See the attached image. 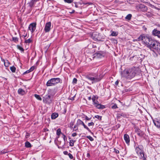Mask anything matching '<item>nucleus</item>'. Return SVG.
I'll use <instances>...</instances> for the list:
<instances>
[{"label": "nucleus", "instance_id": "1", "mask_svg": "<svg viewBox=\"0 0 160 160\" xmlns=\"http://www.w3.org/2000/svg\"><path fill=\"white\" fill-rule=\"evenodd\" d=\"M136 41H142L143 44L149 48L151 47V45L153 41L149 36L144 34L141 35Z\"/></svg>", "mask_w": 160, "mask_h": 160}, {"label": "nucleus", "instance_id": "2", "mask_svg": "<svg viewBox=\"0 0 160 160\" xmlns=\"http://www.w3.org/2000/svg\"><path fill=\"white\" fill-rule=\"evenodd\" d=\"M122 74L124 77L131 78L135 76V73L133 69L131 68L125 70L122 72Z\"/></svg>", "mask_w": 160, "mask_h": 160}, {"label": "nucleus", "instance_id": "3", "mask_svg": "<svg viewBox=\"0 0 160 160\" xmlns=\"http://www.w3.org/2000/svg\"><path fill=\"white\" fill-rule=\"evenodd\" d=\"M102 78V76L101 75L99 76L95 75L94 77L91 76H88L87 77V78L91 81L92 83L100 81Z\"/></svg>", "mask_w": 160, "mask_h": 160}, {"label": "nucleus", "instance_id": "4", "mask_svg": "<svg viewBox=\"0 0 160 160\" xmlns=\"http://www.w3.org/2000/svg\"><path fill=\"white\" fill-rule=\"evenodd\" d=\"M60 82V79L59 78H52L48 81L46 85L47 86H52L59 83Z\"/></svg>", "mask_w": 160, "mask_h": 160}, {"label": "nucleus", "instance_id": "5", "mask_svg": "<svg viewBox=\"0 0 160 160\" xmlns=\"http://www.w3.org/2000/svg\"><path fill=\"white\" fill-rule=\"evenodd\" d=\"M93 104L98 109H103L105 108L104 106L98 103L97 101L98 98L95 96H93L92 98Z\"/></svg>", "mask_w": 160, "mask_h": 160}, {"label": "nucleus", "instance_id": "6", "mask_svg": "<svg viewBox=\"0 0 160 160\" xmlns=\"http://www.w3.org/2000/svg\"><path fill=\"white\" fill-rule=\"evenodd\" d=\"M152 50L153 49L157 51L160 50V43L157 41L153 42V43L151 45V47L149 48Z\"/></svg>", "mask_w": 160, "mask_h": 160}, {"label": "nucleus", "instance_id": "7", "mask_svg": "<svg viewBox=\"0 0 160 160\" xmlns=\"http://www.w3.org/2000/svg\"><path fill=\"white\" fill-rule=\"evenodd\" d=\"M136 152L139 155L140 158L143 159V160L146 159L144 157V154L142 151L139 148L137 147L135 149Z\"/></svg>", "mask_w": 160, "mask_h": 160}, {"label": "nucleus", "instance_id": "8", "mask_svg": "<svg viewBox=\"0 0 160 160\" xmlns=\"http://www.w3.org/2000/svg\"><path fill=\"white\" fill-rule=\"evenodd\" d=\"M51 23L50 22H48L45 24L44 30L46 32H48L51 30Z\"/></svg>", "mask_w": 160, "mask_h": 160}, {"label": "nucleus", "instance_id": "9", "mask_svg": "<svg viewBox=\"0 0 160 160\" xmlns=\"http://www.w3.org/2000/svg\"><path fill=\"white\" fill-rule=\"evenodd\" d=\"M28 28L29 30L32 33L33 32L36 28V23H32L30 24L29 25Z\"/></svg>", "mask_w": 160, "mask_h": 160}, {"label": "nucleus", "instance_id": "10", "mask_svg": "<svg viewBox=\"0 0 160 160\" xmlns=\"http://www.w3.org/2000/svg\"><path fill=\"white\" fill-rule=\"evenodd\" d=\"M76 124L78 125L79 126L80 125H82L84 128L86 129H87L88 131H90V130L88 128L87 126L84 123V122L81 120L80 119H78L77 122Z\"/></svg>", "mask_w": 160, "mask_h": 160}, {"label": "nucleus", "instance_id": "11", "mask_svg": "<svg viewBox=\"0 0 160 160\" xmlns=\"http://www.w3.org/2000/svg\"><path fill=\"white\" fill-rule=\"evenodd\" d=\"M154 125L158 128H160V117L158 118L153 120Z\"/></svg>", "mask_w": 160, "mask_h": 160}, {"label": "nucleus", "instance_id": "12", "mask_svg": "<svg viewBox=\"0 0 160 160\" xmlns=\"http://www.w3.org/2000/svg\"><path fill=\"white\" fill-rule=\"evenodd\" d=\"M152 34L155 36H157L158 38H160V31L154 29L152 31Z\"/></svg>", "mask_w": 160, "mask_h": 160}, {"label": "nucleus", "instance_id": "13", "mask_svg": "<svg viewBox=\"0 0 160 160\" xmlns=\"http://www.w3.org/2000/svg\"><path fill=\"white\" fill-rule=\"evenodd\" d=\"M124 140L127 144L129 143L130 138L129 136L127 134H125L124 136Z\"/></svg>", "mask_w": 160, "mask_h": 160}, {"label": "nucleus", "instance_id": "14", "mask_svg": "<svg viewBox=\"0 0 160 160\" xmlns=\"http://www.w3.org/2000/svg\"><path fill=\"white\" fill-rule=\"evenodd\" d=\"M18 92L19 94L23 95L25 93V91L22 88H19L18 90Z\"/></svg>", "mask_w": 160, "mask_h": 160}, {"label": "nucleus", "instance_id": "15", "mask_svg": "<svg viewBox=\"0 0 160 160\" xmlns=\"http://www.w3.org/2000/svg\"><path fill=\"white\" fill-rule=\"evenodd\" d=\"M58 116V114L57 113H53L51 115V118L52 119H54L56 118Z\"/></svg>", "mask_w": 160, "mask_h": 160}, {"label": "nucleus", "instance_id": "16", "mask_svg": "<svg viewBox=\"0 0 160 160\" xmlns=\"http://www.w3.org/2000/svg\"><path fill=\"white\" fill-rule=\"evenodd\" d=\"M51 96L50 95H48L46 96V97L43 99L44 101H45L46 102H49L51 101L50 100Z\"/></svg>", "mask_w": 160, "mask_h": 160}, {"label": "nucleus", "instance_id": "17", "mask_svg": "<svg viewBox=\"0 0 160 160\" xmlns=\"http://www.w3.org/2000/svg\"><path fill=\"white\" fill-rule=\"evenodd\" d=\"M118 34V32H115L114 31H112V33L110 36H116Z\"/></svg>", "mask_w": 160, "mask_h": 160}, {"label": "nucleus", "instance_id": "18", "mask_svg": "<svg viewBox=\"0 0 160 160\" xmlns=\"http://www.w3.org/2000/svg\"><path fill=\"white\" fill-rule=\"evenodd\" d=\"M4 64L6 67H8L10 64V63L8 60H6L4 61Z\"/></svg>", "mask_w": 160, "mask_h": 160}, {"label": "nucleus", "instance_id": "19", "mask_svg": "<svg viewBox=\"0 0 160 160\" xmlns=\"http://www.w3.org/2000/svg\"><path fill=\"white\" fill-rule=\"evenodd\" d=\"M36 0H31V2L29 3V5L30 6H32L33 4L36 2Z\"/></svg>", "mask_w": 160, "mask_h": 160}, {"label": "nucleus", "instance_id": "20", "mask_svg": "<svg viewBox=\"0 0 160 160\" xmlns=\"http://www.w3.org/2000/svg\"><path fill=\"white\" fill-rule=\"evenodd\" d=\"M10 70L13 72H14L16 71V68L13 66L10 67Z\"/></svg>", "mask_w": 160, "mask_h": 160}, {"label": "nucleus", "instance_id": "21", "mask_svg": "<svg viewBox=\"0 0 160 160\" xmlns=\"http://www.w3.org/2000/svg\"><path fill=\"white\" fill-rule=\"evenodd\" d=\"M25 146L27 148H29L31 147L30 143L28 142H27L25 143Z\"/></svg>", "mask_w": 160, "mask_h": 160}, {"label": "nucleus", "instance_id": "22", "mask_svg": "<svg viewBox=\"0 0 160 160\" xmlns=\"http://www.w3.org/2000/svg\"><path fill=\"white\" fill-rule=\"evenodd\" d=\"M75 142V141L72 140H70L69 143L70 146H73L74 145V143Z\"/></svg>", "mask_w": 160, "mask_h": 160}, {"label": "nucleus", "instance_id": "23", "mask_svg": "<svg viewBox=\"0 0 160 160\" xmlns=\"http://www.w3.org/2000/svg\"><path fill=\"white\" fill-rule=\"evenodd\" d=\"M132 17V15L131 14H128L126 17V19L128 20H130Z\"/></svg>", "mask_w": 160, "mask_h": 160}, {"label": "nucleus", "instance_id": "24", "mask_svg": "<svg viewBox=\"0 0 160 160\" xmlns=\"http://www.w3.org/2000/svg\"><path fill=\"white\" fill-rule=\"evenodd\" d=\"M34 96L38 100L41 101L42 100L41 98L40 97L39 95L37 94H35Z\"/></svg>", "mask_w": 160, "mask_h": 160}, {"label": "nucleus", "instance_id": "25", "mask_svg": "<svg viewBox=\"0 0 160 160\" xmlns=\"http://www.w3.org/2000/svg\"><path fill=\"white\" fill-rule=\"evenodd\" d=\"M61 133V129L60 128H58L57 130V135L58 136H59L60 135V134Z\"/></svg>", "mask_w": 160, "mask_h": 160}, {"label": "nucleus", "instance_id": "26", "mask_svg": "<svg viewBox=\"0 0 160 160\" xmlns=\"http://www.w3.org/2000/svg\"><path fill=\"white\" fill-rule=\"evenodd\" d=\"M97 33H92V36L93 37V39L96 40V39H97V40H98L99 39H98V36H97L96 37H95V38H94V36H95L96 35H97Z\"/></svg>", "mask_w": 160, "mask_h": 160}, {"label": "nucleus", "instance_id": "27", "mask_svg": "<svg viewBox=\"0 0 160 160\" xmlns=\"http://www.w3.org/2000/svg\"><path fill=\"white\" fill-rule=\"evenodd\" d=\"M64 1L66 2L70 3L72 2L73 0H64Z\"/></svg>", "mask_w": 160, "mask_h": 160}, {"label": "nucleus", "instance_id": "28", "mask_svg": "<svg viewBox=\"0 0 160 160\" xmlns=\"http://www.w3.org/2000/svg\"><path fill=\"white\" fill-rule=\"evenodd\" d=\"M87 138L91 141H93V138L90 136H87Z\"/></svg>", "mask_w": 160, "mask_h": 160}, {"label": "nucleus", "instance_id": "29", "mask_svg": "<svg viewBox=\"0 0 160 160\" xmlns=\"http://www.w3.org/2000/svg\"><path fill=\"white\" fill-rule=\"evenodd\" d=\"M78 125L76 124L75 125L73 128V130L74 131H76L78 129Z\"/></svg>", "mask_w": 160, "mask_h": 160}, {"label": "nucleus", "instance_id": "30", "mask_svg": "<svg viewBox=\"0 0 160 160\" xmlns=\"http://www.w3.org/2000/svg\"><path fill=\"white\" fill-rule=\"evenodd\" d=\"M77 79L76 78H74L72 82L73 84H76L77 83Z\"/></svg>", "mask_w": 160, "mask_h": 160}, {"label": "nucleus", "instance_id": "31", "mask_svg": "<svg viewBox=\"0 0 160 160\" xmlns=\"http://www.w3.org/2000/svg\"><path fill=\"white\" fill-rule=\"evenodd\" d=\"M31 42V40L30 39H28L27 40H26L25 41V42L26 43H29Z\"/></svg>", "mask_w": 160, "mask_h": 160}, {"label": "nucleus", "instance_id": "32", "mask_svg": "<svg viewBox=\"0 0 160 160\" xmlns=\"http://www.w3.org/2000/svg\"><path fill=\"white\" fill-rule=\"evenodd\" d=\"M17 47H18V48L19 50H21V51H23L24 49H23V48L22 47H20V46H18Z\"/></svg>", "mask_w": 160, "mask_h": 160}, {"label": "nucleus", "instance_id": "33", "mask_svg": "<svg viewBox=\"0 0 160 160\" xmlns=\"http://www.w3.org/2000/svg\"><path fill=\"white\" fill-rule=\"evenodd\" d=\"M35 68V67L32 66L29 69V70L31 72L32 71H33L34 69Z\"/></svg>", "mask_w": 160, "mask_h": 160}, {"label": "nucleus", "instance_id": "34", "mask_svg": "<svg viewBox=\"0 0 160 160\" xmlns=\"http://www.w3.org/2000/svg\"><path fill=\"white\" fill-rule=\"evenodd\" d=\"M112 109H115L118 108L117 105L116 104H114L113 106L112 107Z\"/></svg>", "mask_w": 160, "mask_h": 160}, {"label": "nucleus", "instance_id": "35", "mask_svg": "<svg viewBox=\"0 0 160 160\" xmlns=\"http://www.w3.org/2000/svg\"><path fill=\"white\" fill-rule=\"evenodd\" d=\"M95 117L98 119H99L100 120H101V117L99 116V115H96L95 116Z\"/></svg>", "mask_w": 160, "mask_h": 160}, {"label": "nucleus", "instance_id": "36", "mask_svg": "<svg viewBox=\"0 0 160 160\" xmlns=\"http://www.w3.org/2000/svg\"><path fill=\"white\" fill-rule=\"evenodd\" d=\"M68 155L69 157V158L71 159H72L73 158V157L72 155L70 153H69L68 154Z\"/></svg>", "mask_w": 160, "mask_h": 160}, {"label": "nucleus", "instance_id": "37", "mask_svg": "<svg viewBox=\"0 0 160 160\" xmlns=\"http://www.w3.org/2000/svg\"><path fill=\"white\" fill-rule=\"evenodd\" d=\"M94 125V123L93 122H91L90 123H89L88 124V125L89 126H93Z\"/></svg>", "mask_w": 160, "mask_h": 160}, {"label": "nucleus", "instance_id": "38", "mask_svg": "<svg viewBox=\"0 0 160 160\" xmlns=\"http://www.w3.org/2000/svg\"><path fill=\"white\" fill-rule=\"evenodd\" d=\"M85 119L86 120H89L91 119V118L88 117L87 116H85Z\"/></svg>", "mask_w": 160, "mask_h": 160}, {"label": "nucleus", "instance_id": "39", "mask_svg": "<svg viewBox=\"0 0 160 160\" xmlns=\"http://www.w3.org/2000/svg\"><path fill=\"white\" fill-rule=\"evenodd\" d=\"M77 133L76 132L73 133L72 134V136L74 137L77 136Z\"/></svg>", "mask_w": 160, "mask_h": 160}, {"label": "nucleus", "instance_id": "40", "mask_svg": "<svg viewBox=\"0 0 160 160\" xmlns=\"http://www.w3.org/2000/svg\"><path fill=\"white\" fill-rule=\"evenodd\" d=\"M6 152H5L4 151L2 150L1 151H0V154H2V153H6Z\"/></svg>", "mask_w": 160, "mask_h": 160}, {"label": "nucleus", "instance_id": "41", "mask_svg": "<svg viewBox=\"0 0 160 160\" xmlns=\"http://www.w3.org/2000/svg\"><path fill=\"white\" fill-rule=\"evenodd\" d=\"M114 151H115V152L116 153H119V151L118 150H116L115 149Z\"/></svg>", "mask_w": 160, "mask_h": 160}, {"label": "nucleus", "instance_id": "42", "mask_svg": "<svg viewBox=\"0 0 160 160\" xmlns=\"http://www.w3.org/2000/svg\"><path fill=\"white\" fill-rule=\"evenodd\" d=\"M30 72H31L30 71L29 69V70L27 71L26 72H25V73H29Z\"/></svg>", "mask_w": 160, "mask_h": 160}, {"label": "nucleus", "instance_id": "43", "mask_svg": "<svg viewBox=\"0 0 160 160\" xmlns=\"http://www.w3.org/2000/svg\"><path fill=\"white\" fill-rule=\"evenodd\" d=\"M74 124V122H71L70 123V126H72H72Z\"/></svg>", "mask_w": 160, "mask_h": 160}, {"label": "nucleus", "instance_id": "44", "mask_svg": "<svg viewBox=\"0 0 160 160\" xmlns=\"http://www.w3.org/2000/svg\"><path fill=\"white\" fill-rule=\"evenodd\" d=\"M118 81H116L115 82V84L116 85H118Z\"/></svg>", "mask_w": 160, "mask_h": 160}, {"label": "nucleus", "instance_id": "45", "mask_svg": "<svg viewBox=\"0 0 160 160\" xmlns=\"http://www.w3.org/2000/svg\"><path fill=\"white\" fill-rule=\"evenodd\" d=\"M63 153L64 154L66 155L68 154V152L67 151H64Z\"/></svg>", "mask_w": 160, "mask_h": 160}, {"label": "nucleus", "instance_id": "46", "mask_svg": "<svg viewBox=\"0 0 160 160\" xmlns=\"http://www.w3.org/2000/svg\"><path fill=\"white\" fill-rule=\"evenodd\" d=\"M87 157L88 158L89 157H90V154L89 153H88L87 154Z\"/></svg>", "mask_w": 160, "mask_h": 160}, {"label": "nucleus", "instance_id": "47", "mask_svg": "<svg viewBox=\"0 0 160 160\" xmlns=\"http://www.w3.org/2000/svg\"><path fill=\"white\" fill-rule=\"evenodd\" d=\"M63 136H64V138H63V139H64V140L65 141V138L66 139V136H65V135H63Z\"/></svg>", "mask_w": 160, "mask_h": 160}, {"label": "nucleus", "instance_id": "48", "mask_svg": "<svg viewBox=\"0 0 160 160\" xmlns=\"http://www.w3.org/2000/svg\"><path fill=\"white\" fill-rule=\"evenodd\" d=\"M155 8L156 9H157V10H160V8H157V7H156Z\"/></svg>", "mask_w": 160, "mask_h": 160}, {"label": "nucleus", "instance_id": "49", "mask_svg": "<svg viewBox=\"0 0 160 160\" xmlns=\"http://www.w3.org/2000/svg\"><path fill=\"white\" fill-rule=\"evenodd\" d=\"M75 12L74 10H72L71 12H70V13H73Z\"/></svg>", "mask_w": 160, "mask_h": 160}, {"label": "nucleus", "instance_id": "50", "mask_svg": "<svg viewBox=\"0 0 160 160\" xmlns=\"http://www.w3.org/2000/svg\"><path fill=\"white\" fill-rule=\"evenodd\" d=\"M88 99L89 100H90L91 99V97H89L88 98Z\"/></svg>", "mask_w": 160, "mask_h": 160}, {"label": "nucleus", "instance_id": "51", "mask_svg": "<svg viewBox=\"0 0 160 160\" xmlns=\"http://www.w3.org/2000/svg\"><path fill=\"white\" fill-rule=\"evenodd\" d=\"M44 131H45L46 132V131H48V129L46 128L44 130Z\"/></svg>", "mask_w": 160, "mask_h": 160}, {"label": "nucleus", "instance_id": "52", "mask_svg": "<svg viewBox=\"0 0 160 160\" xmlns=\"http://www.w3.org/2000/svg\"><path fill=\"white\" fill-rule=\"evenodd\" d=\"M92 4L91 3H86V4Z\"/></svg>", "mask_w": 160, "mask_h": 160}, {"label": "nucleus", "instance_id": "53", "mask_svg": "<svg viewBox=\"0 0 160 160\" xmlns=\"http://www.w3.org/2000/svg\"><path fill=\"white\" fill-rule=\"evenodd\" d=\"M28 133L27 134V135H26V138H28Z\"/></svg>", "mask_w": 160, "mask_h": 160}, {"label": "nucleus", "instance_id": "54", "mask_svg": "<svg viewBox=\"0 0 160 160\" xmlns=\"http://www.w3.org/2000/svg\"><path fill=\"white\" fill-rule=\"evenodd\" d=\"M144 29H145V30H146V28H144Z\"/></svg>", "mask_w": 160, "mask_h": 160}, {"label": "nucleus", "instance_id": "55", "mask_svg": "<svg viewBox=\"0 0 160 160\" xmlns=\"http://www.w3.org/2000/svg\"><path fill=\"white\" fill-rule=\"evenodd\" d=\"M144 29H145V30H146V28H144Z\"/></svg>", "mask_w": 160, "mask_h": 160}]
</instances>
